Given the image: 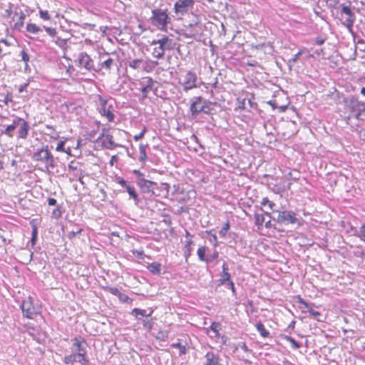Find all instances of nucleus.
Segmentation results:
<instances>
[{
  "label": "nucleus",
  "instance_id": "obj_1",
  "mask_svg": "<svg viewBox=\"0 0 365 365\" xmlns=\"http://www.w3.org/2000/svg\"><path fill=\"white\" fill-rule=\"evenodd\" d=\"M133 173L135 175V183L142 193L150 197L155 195V190L158 187L157 182L146 179L145 174L139 170H133Z\"/></svg>",
  "mask_w": 365,
  "mask_h": 365
},
{
  "label": "nucleus",
  "instance_id": "obj_2",
  "mask_svg": "<svg viewBox=\"0 0 365 365\" xmlns=\"http://www.w3.org/2000/svg\"><path fill=\"white\" fill-rule=\"evenodd\" d=\"M32 158L34 160L41 162L45 165L44 171L49 173L50 169L55 166L54 157L47 145L37 148L33 153Z\"/></svg>",
  "mask_w": 365,
  "mask_h": 365
},
{
  "label": "nucleus",
  "instance_id": "obj_3",
  "mask_svg": "<svg viewBox=\"0 0 365 365\" xmlns=\"http://www.w3.org/2000/svg\"><path fill=\"white\" fill-rule=\"evenodd\" d=\"M351 6V2H349V4H342L339 6V20L341 24L349 31H352V28L356 21V14L353 11Z\"/></svg>",
  "mask_w": 365,
  "mask_h": 365
},
{
  "label": "nucleus",
  "instance_id": "obj_4",
  "mask_svg": "<svg viewBox=\"0 0 365 365\" xmlns=\"http://www.w3.org/2000/svg\"><path fill=\"white\" fill-rule=\"evenodd\" d=\"M274 213L277 216L272 218L278 223L284 225H297L302 226V219L298 218L294 212L291 210L275 211Z\"/></svg>",
  "mask_w": 365,
  "mask_h": 365
},
{
  "label": "nucleus",
  "instance_id": "obj_5",
  "mask_svg": "<svg viewBox=\"0 0 365 365\" xmlns=\"http://www.w3.org/2000/svg\"><path fill=\"white\" fill-rule=\"evenodd\" d=\"M23 317L33 319L41 313V307L34 304V299L29 296L26 298L21 305Z\"/></svg>",
  "mask_w": 365,
  "mask_h": 365
},
{
  "label": "nucleus",
  "instance_id": "obj_6",
  "mask_svg": "<svg viewBox=\"0 0 365 365\" xmlns=\"http://www.w3.org/2000/svg\"><path fill=\"white\" fill-rule=\"evenodd\" d=\"M197 74L192 71H183L178 78V83L183 87L185 91L197 88Z\"/></svg>",
  "mask_w": 365,
  "mask_h": 365
},
{
  "label": "nucleus",
  "instance_id": "obj_7",
  "mask_svg": "<svg viewBox=\"0 0 365 365\" xmlns=\"http://www.w3.org/2000/svg\"><path fill=\"white\" fill-rule=\"evenodd\" d=\"M347 106L351 112L356 113L353 117L357 120L365 119V103L355 97H351L347 101Z\"/></svg>",
  "mask_w": 365,
  "mask_h": 365
},
{
  "label": "nucleus",
  "instance_id": "obj_8",
  "mask_svg": "<svg viewBox=\"0 0 365 365\" xmlns=\"http://www.w3.org/2000/svg\"><path fill=\"white\" fill-rule=\"evenodd\" d=\"M151 22L153 25L161 29L165 28L170 23V18L167 14V10L156 9L152 10Z\"/></svg>",
  "mask_w": 365,
  "mask_h": 365
},
{
  "label": "nucleus",
  "instance_id": "obj_9",
  "mask_svg": "<svg viewBox=\"0 0 365 365\" xmlns=\"http://www.w3.org/2000/svg\"><path fill=\"white\" fill-rule=\"evenodd\" d=\"M63 362L66 364L71 365H73L74 362H78L81 365H88L90 363L86 351H78V353L66 355L63 358Z\"/></svg>",
  "mask_w": 365,
  "mask_h": 365
},
{
  "label": "nucleus",
  "instance_id": "obj_10",
  "mask_svg": "<svg viewBox=\"0 0 365 365\" xmlns=\"http://www.w3.org/2000/svg\"><path fill=\"white\" fill-rule=\"evenodd\" d=\"M141 86L140 91L142 93V100L148 97V93L153 91L154 93L157 91L158 88L155 86L156 82L149 76L142 78L139 82Z\"/></svg>",
  "mask_w": 365,
  "mask_h": 365
},
{
  "label": "nucleus",
  "instance_id": "obj_11",
  "mask_svg": "<svg viewBox=\"0 0 365 365\" xmlns=\"http://www.w3.org/2000/svg\"><path fill=\"white\" fill-rule=\"evenodd\" d=\"M171 39L168 37H163L156 41H153L152 44H158L159 46L153 49V55L157 58H162L164 56L165 50L170 49Z\"/></svg>",
  "mask_w": 365,
  "mask_h": 365
},
{
  "label": "nucleus",
  "instance_id": "obj_12",
  "mask_svg": "<svg viewBox=\"0 0 365 365\" xmlns=\"http://www.w3.org/2000/svg\"><path fill=\"white\" fill-rule=\"evenodd\" d=\"M193 4L194 0H178L174 6L175 12L176 14L184 15Z\"/></svg>",
  "mask_w": 365,
  "mask_h": 365
},
{
  "label": "nucleus",
  "instance_id": "obj_13",
  "mask_svg": "<svg viewBox=\"0 0 365 365\" xmlns=\"http://www.w3.org/2000/svg\"><path fill=\"white\" fill-rule=\"evenodd\" d=\"M78 62L80 67L84 68L87 71H91L93 68V59L85 52L78 54Z\"/></svg>",
  "mask_w": 365,
  "mask_h": 365
},
{
  "label": "nucleus",
  "instance_id": "obj_14",
  "mask_svg": "<svg viewBox=\"0 0 365 365\" xmlns=\"http://www.w3.org/2000/svg\"><path fill=\"white\" fill-rule=\"evenodd\" d=\"M202 96L195 97L191 102L190 110L192 116H196L202 111H205L203 106H202Z\"/></svg>",
  "mask_w": 365,
  "mask_h": 365
},
{
  "label": "nucleus",
  "instance_id": "obj_15",
  "mask_svg": "<svg viewBox=\"0 0 365 365\" xmlns=\"http://www.w3.org/2000/svg\"><path fill=\"white\" fill-rule=\"evenodd\" d=\"M170 331L168 329H163L160 326L155 324V329H153L152 335L158 341H165L168 339Z\"/></svg>",
  "mask_w": 365,
  "mask_h": 365
},
{
  "label": "nucleus",
  "instance_id": "obj_16",
  "mask_svg": "<svg viewBox=\"0 0 365 365\" xmlns=\"http://www.w3.org/2000/svg\"><path fill=\"white\" fill-rule=\"evenodd\" d=\"M299 303L301 304L304 307L307 309L308 312L310 316L318 322H322V319H320L322 314L319 311L314 310L307 302H305L302 298L299 297Z\"/></svg>",
  "mask_w": 365,
  "mask_h": 365
},
{
  "label": "nucleus",
  "instance_id": "obj_17",
  "mask_svg": "<svg viewBox=\"0 0 365 365\" xmlns=\"http://www.w3.org/2000/svg\"><path fill=\"white\" fill-rule=\"evenodd\" d=\"M21 123V118L15 117L13 119L12 123L6 127L5 130L1 131V134L6 135L8 137H13L14 132L16 127L19 125V123Z\"/></svg>",
  "mask_w": 365,
  "mask_h": 365
},
{
  "label": "nucleus",
  "instance_id": "obj_18",
  "mask_svg": "<svg viewBox=\"0 0 365 365\" xmlns=\"http://www.w3.org/2000/svg\"><path fill=\"white\" fill-rule=\"evenodd\" d=\"M18 137L21 139H26L29 130V125L27 121L21 118V123H19Z\"/></svg>",
  "mask_w": 365,
  "mask_h": 365
},
{
  "label": "nucleus",
  "instance_id": "obj_19",
  "mask_svg": "<svg viewBox=\"0 0 365 365\" xmlns=\"http://www.w3.org/2000/svg\"><path fill=\"white\" fill-rule=\"evenodd\" d=\"M102 145L103 147L110 150L119 146L118 144L113 141V135L109 133H106L105 135V138L102 140Z\"/></svg>",
  "mask_w": 365,
  "mask_h": 365
},
{
  "label": "nucleus",
  "instance_id": "obj_20",
  "mask_svg": "<svg viewBox=\"0 0 365 365\" xmlns=\"http://www.w3.org/2000/svg\"><path fill=\"white\" fill-rule=\"evenodd\" d=\"M73 346L78 351H86V341L83 338L76 337L72 339Z\"/></svg>",
  "mask_w": 365,
  "mask_h": 365
},
{
  "label": "nucleus",
  "instance_id": "obj_21",
  "mask_svg": "<svg viewBox=\"0 0 365 365\" xmlns=\"http://www.w3.org/2000/svg\"><path fill=\"white\" fill-rule=\"evenodd\" d=\"M222 268V271L221 274V278L220 279L219 281L220 284H225L226 282H229L232 279L230 274L228 272V266L225 262L223 263Z\"/></svg>",
  "mask_w": 365,
  "mask_h": 365
},
{
  "label": "nucleus",
  "instance_id": "obj_22",
  "mask_svg": "<svg viewBox=\"0 0 365 365\" xmlns=\"http://www.w3.org/2000/svg\"><path fill=\"white\" fill-rule=\"evenodd\" d=\"M147 269L153 274L158 275L161 272V264L157 262H152L147 266Z\"/></svg>",
  "mask_w": 365,
  "mask_h": 365
},
{
  "label": "nucleus",
  "instance_id": "obj_23",
  "mask_svg": "<svg viewBox=\"0 0 365 365\" xmlns=\"http://www.w3.org/2000/svg\"><path fill=\"white\" fill-rule=\"evenodd\" d=\"M206 365H217L219 359L213 352H207L205 355Z\"/></svg>",
  "mask_w": 365,
  "mask_h": 365
},
{
  "label": "nucleus",
  "instance_id": "obj_24",
  "mask_svg": "<svg viewBox=\"0 0 365 365\" xmlns=\"http://www.w3.org/2000/svg\"><path fill=\"white\" fill-rule=\"evenodd\" d=\"M125 189H126L128 195H130V197L133 199L135 205H138L140 201V199H139L138 193L136 192V191L135 190V187L133 186H131L130 185H129L128 186H127V187Z\"/></svg>",
  "mask_w": 365,
  "mask_h": 365
},
{
  "label": "nucleus",
  "instance_id": "obj_25",
  "mask_svg": "<svg viewBox=\"0 0 365 365\" xmlns=\"http://www.w3.org/2000/svg\"><path fill=\"white\" fill-rule=\"evenodd\" d=\"M255 327L257 330L260 334V336L263 338H267L269 336V332L268 330L266 329L264 325L262 322H257L255 324Z\"/></svg>",
  "mask_w": 365,
  "mask_h": 365
},
{
  "label": "nucleus",
  "instance_id": "obj_26",
  "mask_svg": "<svg viewBox=\"0 0 365 365\" xmlns=\"http://www.w3.org/2000/svg\"><path fill=\"white\" fill-rule=\"evenodd\" d=\"M153 313L151 311L148 314H146V311L145 309L135 308L132 310L131 314L135 317L138 318L139 316L141 317H150Z\"/></svg>",
  "mask_w": 365,
  "mask_h": 365
},
{
  "label": "nucleus",
  "instance_id": "obj_27",
  "mask_svg": "<svg viewBox=\"0 0 365 365\" xmlns=\"http://www.w3.org/2000/svg\"><path fill=\"white\" fill-rule=\"evenodd\" d=\"M221 329V324L219 322H214L211 324L210 329L214 333V337H220V329Z\"/></svg>",
  "mask_w": 365,
  "mask_h": 365
},
{
  "label": "nucleus",
  "instance_id": "obj_28",
  "mask_svg": "<svg viewBox=\"0 0 365 365\" xmlns=\"http://www.w3.org/2000/svg\"><path fill=\"white\" fill-rule=\"evenodd\" d=\"M143 324L144 328H145L151 334H152V331H153V329H155V327H154L155 323L150 319H148V318L144 319L143 320Z\"/></svg>",
  "mask_w": 365,
  "mask_h": 365
},
{
  "label": "nucleus",
  "instance_id": "obj_29",
  "mask_svg": "<svg viewBox=\"0 0 365 365\" xmlns=\"http://www.w3.org/2000/svg\"><path fill=\"white\" fill-rule=\"evenodd\" d=\"M100 113L102 115L106 116L109 122L113 121L115 117L114 114L109 109H106V108H101Z\"/></svg>",
  "mask_w": 365,
  "mask_h": 365
},
{
  "label": "nucleus",
  "instance_id": "obj_30",
  "mask_svg": "<svg viewBox=\"0 0 365 365\" xmlns=\"http://www.w3.org/2000/svg\"><path fill=\"white\" fill-rule=\"evenodd\" d=\"M207 248L205 246L200 247L197 251V255L200 261L207 262V257H205V253L207 252Z\"/></svg>",
  "mask_w": 365,
  "mask_h": 365
},
{
  "label": "nucleus",
  "instance_id": "obj_31",
  "mask_svg": "<svg viewBox=\"0 0 365 365\" xmlns=\"http://www.w3.org/2000/svg\"><path fill=\"white\" fill-rule=\"evenodd\" d=\"M114 63V60L111 58H108L103 62L100 63L102 68H105L107 71H109L113 66Z\"/></svg>",
  "mask_w": 365,
  "mask_h": 365
},
{
  "label": "nucleus",
  "instance_id": "obj_32",
  "mask_svg": "<svg viewBox=\"0 0 365 365\" xmlns=\"http://www.w3.org/2000/svg\"><path fill=\"white\" fill-rule=\"evenodd\" d=\"M146 147L147 145L140 144L139 147L140 150V158L139 160L140 162H145L147 159V155H146Z\"/></svg>",
  "mask_w": 365,
  "mask_h": 365
},
{
  "label": "nucleus",
  "instance_id": "obj_33",
  "mask_svg": "<svg viewBox=\"0 0 365 365\" xmlns=\"http://www.w3.org/2000/svg\"><path fill=\"white\" fill-rule=\"evenodd\" d=\"M103 289L110 292V294L117 296L118 297H121L123 296V294L119 291V289L116 287H103Z\"/></svg>",
  "mask_w": 365,
  "mask_h": 365
},
{
  "label": "nucleus",
  "instance_id": "obj_34",
  "mask_svg": "<svg viewBox=\"0 0 365 365\" xmlns=\"http://www.w3.org/2000/svg\"><path fill=\"white\" fill-rule=\"evenodd\" d=\"M26 31L29 33L37 34L41 31V29L35 24L30 23L26 25Z\"/></svg>",
  "mask_w": 365,
  "mask_h": 365
},
{
  "label": "nucleus",
  "instance_id": "obj_35",
  "mask_svg": "<svg viewBox=\"0 0 365 365\" xmlns=\"http://www.w3.org/2000/svg\"><path fill=\"white\" fill-rule=\"evenodd\" d=\"M143 63L142 59H134L129 62V66L133 69H138L141 68V65Z\"/></svg>",
  "mask_w": 365,
  "mask_h": 365
},
{
  "label": "nucleus",
  "instance_id": "obj_36",
  "mask_svg": "<svg viewBox=\"0 0 365 365\" xmlns=\"http://www.w3.org/2000/svg\"><path fill=\"white\" fill-rule=\"evenodd\" d=\"M46 128L49 131L48 135H50L53 139L57 140L59 138L58 133L56 131L52 125H46Z\"/></svg>",
  "mask_w": 365,
  "mask_h": 365
},
{
  "label": "nucleus",
  "instance_id": "obj_37",
  "mask_svg": "<svg viewBox=\"0 0 365 365\" xmlns=\"http://www.w3.org/2000/svg\"><path fill=\"white\" fill-rule=\"evenodd\" d=\"M255 223L258 226H262L263 223L264 222L266 218L265 216L263 214H258L256 213L255 215Z\"/></svg>",
  "mask_w": 365,
  "mask_h": 365
},
{
  "label": "nucleus",
  "instance_id": "obj_38",
  "mask_svg": "<svg viewBox=\"0 0 365 365\" xmlns=\"http://www.w3.org/2000/svg\"><path fill=\"white\" fill-rule=\"evenodd\" d=\"M283 338L286 341H287L288 342H289L291 344L292 348H294V349L299 348V345L298 342L294 338H292L289 336H284Z\"/></svg>",
  "mask_w": 365,
  "mask_h": 365
},
{
  "label": "nucleus",
  "instance_id": "obj_39",
  "mask_svg": "<svg viewBox=\"0 0 365 365\" xmlns=\"http://www.w3.org/2000/svg\"><path fill=\"white\" fill-rule=\"evenodd\" d=\"M21 60L24 62H25V71H27L28 67H29L28 62L29 61L30 57H29V54L24 50L21 51Z\"/></svg>",
  "mask_w": 365,
  "mask_h": 365
},
{
  "label": "nucleus",
  "instance_id": "obj_40",
  "mask_svg": "<svg viewBox=\"0 0 365 365\" xmlns=\"http://www.w3.org/2000/svg\"><path fill=\"white\" fill-rule=\"evenodd\" d=\"M171 346L173 348L179 349L180 354H185L186 353L187 349H186L185 346L181 344L180 342L173 343L171 344Z\"/></svg>",
  "mask_w": 365,
  "mask_h": 365
},
{
  "label": "nucleus",
  "instance_id": "obj_41",
  "mask_svg": "<svg viewBox=\"0 0 365 365\" xmlns=\"http://www.w3.org/2000/svg\"><path fill=\"white\" fill-rule=\"evenodd\" d=\"M68 168L69 170L76 171V173L74 174L75 175H82V170H78L77 165H76L73 162H71V163L68 164Z\"/></svg>",
  "mask_w": 365,
  "mask_h": 365
},
{
  "label": "nucleus",
  "instance_id": "obj_42",
  "mask_svg": "<svg viewBox=\"0 0 365 365\" xmlns=\"http://www.w3.org/2000/svg\"><path fill=\"white\" fill-rule=\"evenodd\" d=\"M303 51H299L293 58L289 60V65L291 66L292 65L294 64L299 59V56L302 54Z\"/></svg>",
  "mask_w": 365,
  "mask_h": 365
},
{
  "label": "nucleus",
  "instance_id": "obj_43",
  "mask_svg": "<svg viewBox=\"0 0 365 365\" xmlns=\"http://www.w3.org/2000/svg\"><path fill=\"white\" fill-rule=\"evenodd\" d=\"M61 207L59 206H57L56 208H54L51 213V217L56 219H58L61 216Z\"/></svg>",
  "mask_w": 365,
  "mask_h": 365
},
{
  "label": "nucleus",
  "instance_id": "obj_44",
  "mask_svg": "<svg viewBox=\"0 0 365 365\" xmlns=\"http://www.w3.org/2000/svg\"><path fill=\"white\" fill-rule=\"evenodd\" d=\"M210 105H211L210 101H207V100L204 101V102L202 103V106H203V109L205 110V111H202V113L208 114L211 110L210 107Z\"/></svg>",
  "mask_w": 365,
  "mask_h": 365
},
{
  "label": "nucleus",
  "instance_id": "obj_45",
  "mask_svg": "<svg viewBox=\"0 0 365 365\" xmlns=\"http://www.w3.org/2000/svg\"><path fill=\"white\" fill-rule=\"evenodd\" d=\"M192 241L191 240H189L187 241L186 242V245L185 246V255H186V257H189L191 255V245L192 244Z\"/></svg>",
  "mask_w": 365,
  "mask_h": 365
},
{
  "label": "nucleus",
  "instance_id": "obj_46",
  "mask_svg": "<svg viewBox=\"0 0 365 365\" xmlns=\"http://www.w3.org/2000/svg\"><path fill=\"white\" fill-rule=\"evenodd\" d=\"M39 15H40V17L41 19H43V20H50V19H51V16L48 14L47 11L40 10Z\"/></svg>",
  "mask_w": 365,
  "mask_h": 365
},
{
  "label": "nucleus",
  "instance_id": "obj_47",
  "mask_svg": "<svg viewBox=\"0 0 365 365\" xmlns=\"http://www.w3.org/2000/svg\"><path fill=\"white\" fill-rule=\"evenodd\" d=\"M44 29L46 32L51 36H55L56 34V30L54 28L44 26Z\"/></svg>",
  "mask_w": 365,
  "mask_h": 365
},
{
  "label": "nucleus",
  "instance_id": "obj_48",
  "mask_svg": "<svg viewBox=\"0 0 365 365\" xmlns=\"http://www.w3.org/2000/svg\"><path fill=\"white\" fill-rule=\"evenodd\" d=\"M145 132H146V128L144 127L143 130L139 134L135 135L133 136V139L135 141H138L139 140L142 139L144 137V135H145Z\"/></svg>",
  "mask_w": 365,
  "mask_h": 365
},
{
  "label": "nucleus",
  "instance_id": "obj_49",
  "mask_svg": "<svg viewBox=\"0 0 365 365\" xmlns=\"http://www.w3.org/2000/svg\"><path fill=\"white\" fill-rule=\"evenodd\" d=\"M208 235H211V238L210 239V241L213 243V245L216 247L217 245V237L215 235L212 234V230L207 232Z\"/></svg>",
  "mask_w": 365,
  "mask_h": 365
},
{
  "label": "nucleus",
  "instance_id": "obj_50",
  "mask_svg": "<svg viewBox=\"0 0 365 365\" xmlns=\"http://www.w3.org/2000/svg\"><path fill=\"white\" fill-rule=\"evenodd\" d=\"M26 18V15L21 11L20 16H19V21L16 24V26H22L24 24V21Z\"/></svg>",
  "mask_w": 365,
  "mask_h": 365
},
{
  "label": "nucleus",
  "instance_id": "obj_51",
  "mask_svg": "<svg viewBox=\"0 0 365 365\" xmlns=\"http://www.w3.org/2000/svg\"><path fill=\"white\" fill-rule=\"evenodd\" d=\"M64 145H65V142L64 141L58 142V145H57V146L56 148V150L58 151V152L65 151Z\"/></svg>",
  "mask_w": 365,
  "mask_h": 365
},
{
  "label": "nucleus",
  "instance_id": "obj_52",
  "mask_svg": "<svg viewBox=\"0 0 365 365\" xmlns=\"http://www.w3.org/2000/svg\"><path fill=\"white\" fill-rule=\"evenodd\" d=\"M218 252L215 250L210 256L207 257V262H212L218 257Z\"/></svg>",
  "mask_w": 365,
  "mask_h": 365
},
{
  "label": "nucleus",
  "instance_id": "obj_53",
  "mask_svg": "<svg viewBox=\"0 0 365 365\" xmlns=\"http://www.w3.org/2000/svg\"><path fill=\"white\" fill-rule=\"evenodd\" d=\"M265 215L268 218V220L267 221H264L265 222V227H266V228H269L270 226H271V215H270V213L268 212H265Z\"/></svg>",
  "mask_w": 365,
  "mask_h": 365
},
{
  "label": "nucleus",
  "instance_id": "obj_54",
  "mask_svg": "<svg viewBox=\"0 0 365 365\" xmlns=\"http://www.w3.org/2000/svg\"><path fill=\"white\" fill-rule=\"evenodd\" d=\"M117 182L119 185H120L122 187L126 188L127 186L129 185V184L127 183V182L122 178H118L117 179Z\"/></svg>",
  "mask_w": 365,
  "mask_h": 365
},
{
  "label": "nucleus",
  "instance_id": "obj_55",
  "mask_svg": "<svg viewBox=\"0 0 365 365\" xmlns=\"http://www.w3.org/2000/svg\"><path fill=\"white\" fill-rule=\"evenodd\" d=\"M98 101H99L100 105L101 106V108H106V106L108 103L107 99L103 98L101 96H98Z\"/></svg>",
  "mask_w": 365,
  "mask_h": 365
},
{
  "label": "nucleus",
  "instance_id": "obj_56",
  "mask_svg": "<svg viewBox=\"0 0 365 365\" xmlns=\"http://www.w3.org/2000/svg\"><path fill=\"white\" fill-rule=\"evenodd\" d=\"M37 230H32V238L31 240V245L34 246L36 243V237H37Z\"/></svg>",
  "mask_w": 365,
  "mask_h": 365
},
{
  "label": "nucleus",
  "instance_id": "obj_57",
  "mask_svg": "<svg viewBox=\"0 0 365 365\" xmlns=\"http://www.w3.org/2000/svg\"><path fill=\"white\" fill-rule=\"evenodd\" d=\"M133 254L140 259H143L145 256L143 251L133 250Z\"/></svg>",
  "mask_w": 365,
  "mask_h": 365
},
{
  "label": "nucleus",
  "instance_id": "obj_58",
  "mask_svg": "<svg viewBox=\"0 0 365 365\" xmlns=\"http://www.w3.org/2000/svg\"><path fill=\"white\" fill-rule=\"evenodd\" d=\"M314 42L317 45H322L325 42V38L323 37L318 36L315 38Z\"/></svg>",
  "mask_w": 365,
  "mask_h": 365
},
{
  "label": "nucleus",
  "instance_id": "obj_59",
  "mask_svg": "<svg viewBox=\"0 0 365 365\" xmlns=\"http://www.w3.org/2000/svg\"><path fill=\"white\" fill-rule=\"evenodd\" d=\"M357 235L364 241H365V230H359Z\"/></svg>",
  "mask_w": 365,
  "mask_h": 365
},
{
  "label": "nucleus",
  "instance_id": "obj_60",
  "mask_svg": "<svg viewBox=\"0 0 365 365\" xmlns=\"http://www.w3.org/2000/svg\"><path fill=\"white\" fill-rule=\"evenodd\" d=\"M245 99L243 98L242 99L240 102H239V106H238V108L240 109V110H245Z\"/></svg>",
  "mask_w": 365,
  "mask_h": 365
},
{
  "label": "nucleus",
  "instance_id": "obj_61",
  "mask_svg": "<svg viewBox=\"0 0 365 365\" xmlns=\"http://www.w3.org/2000/svg\"><path fill=\"white\" fill-rule=\"evenodd\" d=\"M267 206H268L269 210L273 211L274 212H275L274 210V207L276 206L275 203L269 200Z\"/></svg>",
  "mask_w": 365,
  "mask_h": 365
},
{
  "label": "nucleus",
  "instance_id": "obj_62",
  "mask_svg": "<svg viewBox=\"0 0 365 365\" xmlns=\"http://www.w3.org/2000/svg\"><path fill=\"white\" fill-rule=\"evenodd\" d=\"M149 62H144L142 63L141 65V68H143V70L145 71H150V69H148V65H149Z\"/></svg>",
  "mask_w": 365,
  "mask_h": 365
},
{
  "label": "nucleus",
  "instance_id": "obj_63",
  "mask_svg": "<svg viewBox=\"0 0 365 365\" xmlns=\"http://www.w3.org/2000/svg\"><path fill=\"white\" fill-rule=\"evenodd\" d=\"M56 200L54 198H48V204L50 206H55L56 205Z\"/></svg>",
  "mask_w": 365,
  "mask_h": 365
},
{
  "label": "nucleus",
  "instance_id": "obj_64",
  "mask_svg": "<svg viewBox=\"0 0 365 365\" xmlns=\"http://www.w3.org/2000/svg\"><path fill=\"white\" fill-rule=\"evenodd\" d=\"M29 84V83H25L23 85H21L19 88V93L24 92L26 90V88L28 87Z\"/></svg>",
  "mask_w": 365,
  "mask_h": 365
}]
</instances>
